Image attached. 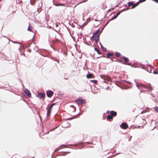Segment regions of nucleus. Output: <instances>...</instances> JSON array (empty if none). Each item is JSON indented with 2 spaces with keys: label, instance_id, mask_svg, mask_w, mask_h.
I'll list each match as a JSON object with an SVG mask.
<instances>
[{
  "label": "nucleus",
  "instance_id": "nucleus-27",
  "mask_svg": "<svg viewBox=\"0 0 158 158\" xmlns=\"http://www.w3.org/2000/svg\"><path fill=\"white\" fill-rule=\"evenodd\" d=\"M91 81H92V82L95 83V84H97V81L96 80H91Z\"/></svg>",
  "mask_w": 158,
  "mask_h": 158
},
{
  "label": "nucleus",
  "instance_id": "nucleus-1",
  "mask_svg": "<svg viewBox=\"0 0 158 158\" xmlns=\"http://www.w3.org/2000/svg\"><path fill=\"white\" fill-rule=\"evenodd\" d=\"M100 30H98L95 32L93 33V35L91 37V39L93 40H95L96 42L97 43L99 40V37L100 36V34H99Z\"/></svg>",
  "mask_w": 158,
  "mask_h": 158
},
{
  "label": "nucleus",
  "instance_id": "nucleus-38",
  "mask_svg": "<svg viewBox=\"0 0 158 158\" xmlns=\"http://www.w3.org/2000/svg\"><path fill=\"white\" fill-rule=\"evenodd\" d=\"M132 112H134V110H133V109L132 110Z\"/></svg>",
  "mask_w": 158,
  "mask_h": 158
},
{
  "label": "nucleus",
  "instance_id": "nucleus-40",
  "mask_svg": "<svg viewBox=\"0 0 158 158\" xmlns=\"http://www.w3.org/2000/svg\"><path fill=\"white\" fill-rule=\"evenodd\" d=\"M86 1H83L82 2H85Z\"/></svg>",
  "mask_w": 158,
  "mask_h": 158
},
{
  "label": "nucleus",
  "instance_id": "nucleus-30",
  "mask_svg": "<svg viewBox=\"0 0 158 158\" xmlns=\"http://www.w3.org/2000/svg\"><path fill=\"white\" fill-rule=\"evenodd\" d=\"M103 7H101V8L103 9H104V8H106V4L104 3H103Z\"/></svg>",
  "mask_w": 158,
  "mask_h": 158
},
{
  "label": "nucleus",
  "instance_id": "nucleus-6",
  "mask_svg": "<svg viewBox=\"0 0 158 158\" xmlns=\"http://www.w3.org/2000/svg\"><path fill=\"white\" fill-rule=\"evenodd\" d=\"M25 94L27 96V97L29 98L31 97V93L30 91L27 89L25 90L24 91Z\"/></svg>",
  "mask_w": 158,
  "mask_h": 158
},
{
  "label": "nucleus",
  "instance_id": "nucleus-33",
  "mask_svg": "<svg viewBox=\"0 0 158 158\" xmlns=\"http://www.w3.org/2000/svg\"><path fill=\"white\" fill-rule=\"evenodd\" d=\"M75 118L74 117H73L72 118H69V119L70 120H71L72 119H73V118Z\"/></svg>",
  "mask_w": 158,
  "mask_h": 158
},
{
  "label": "nucleus",
  "instance_id": "nucleus-34",
  "mask_svg": "<svg viewBox=\"0 0 158 158\" xmlns=\"http://www.w3.org/2000/svg\"><path fill=\"white\" fill-rule=\"evenodd\" d=\"M153 1L158 3V0H154Z\"/></svg>",
  "mask_w": 158,
  "mask_h": 158
},
{
  "label": "nucleus",
  "instance_id": "nucleus-10",
  "mask_svg": "<svg viewBox=\"0 0 158 158\" xmlns=\"http://www.w3.org/2000/svg\"><path fill=\"white\" fill-rule=\"evenodd\" d=\"M110 115H111L113 117V116L115 117L117 115V112L114 111L112 110L110 112Z\"/></svg>",
  "mask_w": 158,
  "mask_h": 158
},
{
  "label": "nucleus",
  "instance_id": "nucleus-8",
  "mask_svg": "<svg viewBox=\"0 0 158 158\" xmlns=\"http://www.w3.org/2000/svg\"><path fill=\"white\" fill-rule=\"evenodd\" d=\"M45 94L44 93H40L38 94L37 97L40 98H42L44 97Z\"/></svg>",
  "mask_w": 158,
  "mask_h": 158
},
{
  "label": "nucleus",
  "instance_id": "nucleus-28",
  "mask_svg": "<svg viewBox=\"0 0 158 158\" xmlns=\"http://www.w3.org/2000/svg\"><path fill=\"white\" fill-rule=\"evenodd\" d=\"M117 17L116 15H114L111 19L110 20H113L114 19H115Z\"/></svg>",
  "mask_w": 158,
  "mask_h": 158
},
{
  "label": "nucleus",
  "instance_id": "nucleus-14",
  "mask_svg": "<svg viewBox=\"0 0 158 158\" xmlns=\"http://www.w3.org/2000/svg\"><path fill=\"white\" fill-rule=\"evenodd\" d=\"M123 59L126 62H127L129 61L128 59L125 56H123Z\"/></svg>",
  "mask_w": 158,
  "mask_h": 158
},
{
  "label": "nucleus",
  "instance_id": "nucleus-26",
  "mask_svg": "<svg viewBox=\"0 0 158 158\" xmlns=\"http://www.w3.org/2000/svg\"><path fill=\"white\" fill-rule=\"evenodd\" d=\"M56 6H65V5L64 4H57V5H56Z\"/></svg>",
  "mask_w": 158,
  "mask_h": 158
},
{
  "label": "nucleus",
  "instance_id": "nucleus-21",
  "mask_svg": "<svg viewBox=\"0 0 158 158\" xmlns=\"http://www.w3.org/2000/svg\"><path fill=\"white\" fill-rule=\"evenodd\" d=\"M55 105V103H53L51 105V106L49 107L48 109L51 110L52 108L53 107V106Z\"/></svg>",
  "mask_w": 158,
  "mask_h": 158
},
{
  "label": "nucleus",
  "instance_id": "nucleus-3",
  "mask_svg": "<svg viewBox=\"0 0 158 158\" xmlns=\"http://www.w3.org/2000/svg\"><path fill=\"white\" fill-rule=\"evenodd\" d=\"M75 102L78 105H81L83 104L85 102V100L81 98H79L77 99L76 100Z\"/></svg>",
  "mask_w": 158,
  "mask_h": 158
},
{
  "label": "nucleus",
  "instance_id": "nucleus-25",
  "mask_svg": "<svg viewBox=\"0 0 158 158\" xmlns=\"http://www.w3.org/2000/svg\"><path fill=\"white\" fill-rule=\"evenodd\" d=\"M35 0H31L30 1V3L31 4L33 5L35 3Z\"/></svg>",
  "mask_w": 158,
  "mask_h": 158
},
{
  "label": "nucleus",
  "instance_id": "nucleus-39",
  "mask_svg": "<svg viewBox=\"0 0 158 158\" xmlns=\"http://www.w3.org/2000/svg\"><path fill=\"white\" fill-rule=\"evenodd\" d=\"M129 9V8H127V10H128Z\"/></svg>",
  "mask_w": 158,
  "mask_h": 158
},
{
  "label": "nucleus",
  "instance_id": "nucleus-4",
  "mask_svg": "<svg viewBox=\"0 0 158 158\" xmlns=\"http://www.w3.org/2000/svg\"><path fill=\"white\" fill-rule=\"evenodd\" d=\"M47 96L48 97L50 98L52 97L53 94V92L50 90L47 91L46 92Z\"/></svg>",
  "mask_w": 158,
  "mask_h": 158
},
{
  "label": "nucleus",
  "instance_id": "nucleus-18",
  "mask_svg": "<svg viewBox=\"0 0 158 158\" xmlns=\"http://www.w3.org/2000/svg\"><path fill=\"white\" fill-rule=\"evenodd\" d=\"M133 2H130L127 3L128 4V6L130 7L131 5L132 6Z\"/></svg>",
  "mask_w": 158,
  "mask_h": 158
},
{
  "label": "nucleus",
  "instance_id": "nucleus-37",
  "mask_svg": "<svg viewBox=\"0 0 158 158\" xmlns=\"http://www.w3.org/2000/svg\"><path fill=\"white\" fill-rule=\"evenodd\" d=\"M131 136L130 138V139H129V141H130L131 140Z\"/></svg>",
  "mask_w": 158,
  "mask_h": 158
},
{
  "label": "nucleus",
  "instance_id": "nucleus-15",
  "mask_svg": "<svg viewBox=\"0 0 158 158\" xmlns=\"http://www.w3.org/2000/svg\"><path fill=\"white\" fill-rule=\"evenodd\" d=\"M106 118L107 120L111 119L113 118V117L111 115H109L107 116Z\"/></svg>",
  "mask_w": 158,
  "mask_h": 158
},
{
  "label": "nucleus",
  "instance_id": "nucleus-7",
  "mask_svg": "<svg viewBox=\"0 0 158 158\" xmlns=\"http://www.w3.org/2000/svg\"><path fill=\"white\" fill-rule=\"evenodd\" d=\"M137 86L139 88H140L141 87L145 88L147 87V86L141 83H139L137 85Z\"/></svg>",
  "mask_w": 158,
  "mask_h": 158
},
{
  "label": "nucleus",
  "instance_id": "nucleus-9",
  "mask_svg": "<svg viewBox=\"0 0 158 158\" xmlns=\"http://www.w3.org/2000/svg\"><path fill=\"white\" fill-rule=\"evenodd\" d=\"M114 55V53H109L107 54L106 58H108L110 59H112V57H112Z\"/></svg>",
  "mask_w": 158,
  "mask_h": 158
},
{
  "label": "nucleus",
  "instance_id": "nucleus-24",
  "mask_svg": "<svg viewBox=\"0 0 158 158\" xmlns=\"http://www.w3.org/2000/svg\"><path fill=\"white\" fill-rule=\"evenodd\" d=\"M27 30L29 31H32L31 28L30 27V24H29V26H28V29H27Z\"/></svg>",
  "mask_w": 158,
  "mask_h": 158
},
{
  "label": "nucleus",
  "instance_id": "nucleus-11",
  "mask_svg": "<svg viewBox=\"0 0 158 158\" xmlns=\"http://www.w3.org/2000/svg\"><path fill=\"white\" fill-rule=\"evenodd\" d=\"M139 2H137L136 3L134 4L133 3L132 6L131 8V9H133L136 6H138L139 4Z\"/></svg>",
  "mask_w": 158,
  "mask_h": 158
},
{
  "label": "nucleus",
  "instance_id": "nucleus-12",
  "mask_svg": "<svg viewBox=\"0 0 158 158\" xmlns=\"http://www.w3.org/2000/svg\"><path fill=\"white\" fill-rule=\"evenodd\" d=\"M86 77L88 78H94V77L93 74L91 73H89L86 76Z\"/></svg>",
  "mask_w": 158,
  "mask_h": 158
},
{
  "label": "nucleus",
  "instance_id": "nucleus-22",
  "mask_svg": "<svg viewBox=\"0 0 158 158\" xmlns=\"http://www.w3.org/2000/svg\"><path fill=\"white\" fill-rule=\"evenodd\" d=\"M94 49L97 52V53L98 54H101V53H100L99 50L97 48H95Z\"/></svg>",
  "mask_w": 158,
  "mask_h": 158
},
{
  "label": "nucleus",
  "instance_id": "nucleus-35",
  "mask_svg": "<svg viewBox=\"0 0 158 158\" xmlns=\"http://www.w3.org/2000/svg\"><path fill=\"white\" fill-rule=\"evenodd\" d=\"M60 149V148H58L57 149H56L55 151V152H56V151H57L59 150Z\"/></svg>",
  "mask_w": 158,
  "mask_h": 158
},
{
  "label": "nucleus",
  "instance_id": "nucleus-29",
  "mask_svg": "<svg viewBox=\"0 0 158 158\" xmlns=\"http://www.w3.org/2000/svg\"><path fill=\"white\" fill-rule=\"evenodd\" d=\"M146 0H139L138 2H139V3H141L145 1Z\"/></svg>",
  "mask_w": 158,
  "mask_h": 158
},
{
  "label": "nucleus",
  "instance_id": "nucleus-41",
  "mask_svg": "<svg viewBox=\"0 0 158 158\" xmlns=\"http://www.w3.org/2000/svg\"><path fill=\"white\" fill-rule=\"evenodd\" d=\"M16 158V157H14V158Z\"/></svg>",
  "mask_w": 158,
  "mask_h": 158
},
{
  "label": "nucleus",
  "instance_id": "nucleus-23",
  "mask_svg": "<svg viewBox=\"0 0 158 158\" xmlns=\"http://www.w3.org/2000/svg\"><path fill=\"white\" fill-rule=\"evenodd\" d=\"M101 48H102V50L104 52L106 51V48H104L102 46V45H101Z\"/></svg>",
  "mask_w": 158,
  "mask_h": 158
},
{
  "label": "nucleus",
  "instance_id": "nucleus-32",
  "mask_svg": "<svg viewBox=\"0 0 158 158\" xmlns=\"http://www.w3.org/2000/svg\"><path fill=\"white\" fill-rule=\"evenodd\" d=\"M120 14V12H118L116 14V15L117 17H118V16Z\"/></svg>",
  "mask_w": 158,
  "mask_h": 158
},
{
  "label": "nucleus",
  "instance_id": "nucleus-36",
  "mask_svg": "<svg viewBox=\"0 0 158 158\" xmlns=\"http://www.w3.org/2000/svg\"><path fill=\"white\" fill-rule=\"evenodd\" d=\"M109 112H110L108 110L106 111V114H109Z\"/></svg>",
  "mask_w": 158,
  "mask_h": 158
},
{
  "label": "nucleus",
  "instance_id": "nucleus-31",
  "mask_svg": "<svg viewBox=\"0 0 158 158\" xmlns=\"http://www.w3.org/2000/svg\"><path fill=\"white\" fill-rule=\"evenodd\" d=\"M153 73L155 74H158V71H153Z\"/></svg>",
  "mask_w": 158,
  "mask_h": 158
},
{
  "label": "nucleus",
  "instance_id": "nucleus-13",
  "mask_svg": "<svg viewBox=\"0 0 158 158\" xmlns=\"http://www.w3.org/2000/svg\"><path fill=\"white\" fill-rule=\"evenodd\" d=\"M103 78L104 79H106L108 81H110L111 79L108 76H106V77L104 76Z\"/></svg>",
  "mask_w": 158,
  "mask_h": 158
},
{
  "label": "nucleus",
  "instance_id": "nucleus-16",
  "mask_svg": "<svg viewBox=\"0 0 158 158\" xmlns=\"http://www.w3.org/2000/svg\"><path fill=\"white\" fill-rule=\"evenodd\" d=\"M145 88L148 89L150 91H151L152 90V88L151 86H147V87Z\"/></svg>",
  "mask_w": 158,
  "mask_h": 158
},
{
  "label": "nucleus",
  "instance_id": "nucleus-19",
  "mask_svg": "<svg viewBox=\"0 0 158 158\" xmlns=\"http://www.w3.org/2000/svg\"><path fill=\"white\" fill-rule=\"evenodd\" d=\"M153 109L155 110L156 112L158 113V106H156L154 107L153 108Z\"/></svg>",
  "mask_w": 158,
  "mask_h": 158
},
{
  "label": "nucleus",
  "instance_id": "nucleus-20",
  "mask_svg": "<svg viewBox=\"0 0 158 158\" xmlns=\"http://www.w3.org/2000/svg\"><path fill=\"white\" fill-rule=\"evenodd\" d=\"M121 55V54L120 53L117 52H116V56L117 57H119Z\"/></svg>",
  "mask_w": 158,
  "mask_h": 158
},
{
  "label": "nucleus",
  "instance_id": "nucleus-5",
  "mask_svg": "<svg viewBox=\"0 0 158 158\" xmlns=\"http://www.w3.org/2000/svg\"><path fill=\"white\" fill-rule=\"evenodd\" d=\"M120 127L122 129H126L128 128V126L126 123H122L120 125Z\"/></svg>",
  "mask_w": 158,
  "mask_h": 158
},
{
  "label": "nucleus",
  "instance_id": "nucleus-2",
  "mask_svg": "<svg viewBox=\"0 0 158 158\" xmlns=\"http://www.w3.org/2000/svg\"><path fill=\"white\" fill-rule=\"evenodd\" d=\"M138 116L141 117H143V118H142L139 120V122L140 125L143 126L144 125H145L146 123V122L145 120L146 119V117H144V116H143L142 112H141L140 114H139L138 115Z\"/></svg>",
  "mask_w": 158,
  "mask_h": 158
},
{
  "label": "nucleus",
  "instance_id": "nucleus-17",
  "mask_svg": "<svg viewBox=\"0 0 158 158\" xmlns=\"http://www.w3.org/2000/svg\"><path fill=\"white\" fill-rule=\"evenodd\" d=\"M51 110H50V109H48V110L47 113V116H49L50 115L51 113Z\"/></svg>",
  "mask_w": 158,
  "mask_h": 158
}]
</instances>
